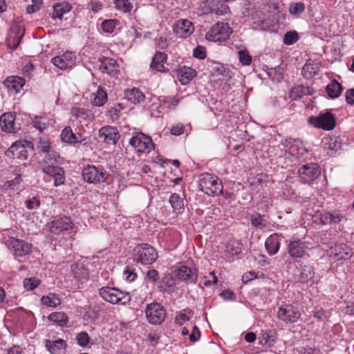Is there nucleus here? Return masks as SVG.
Wrapping results in <instances>:
<instances>
[{
	"label": "nucleus",
	"instance_id": "c85d7f7f",
	"mask_svg": "<svg viewBox=\"0 0 354 354\" xmlns=\"http://www.w3.org/2000/svg\"><path fill=\"white\" fill-rule=\"evenodd\" d=\"M125 96L128 101L136 104L145 101V95L137 88H133L125 91Z\"/></svg>",
	"mask_w": 354,
	"mask_h": 354
},
{
	"label": "nucleus",
	"instance_id": "6e6d98bb",
	"mask_svg": "<svg viewBox=\"0 0 354 354\" xmlns=\"http://www.w3.org/2000/svg\"><path fill=\"white\" fill-rule=\"evenodd\" d=\"M57 174L54 176V185L57 187L62 185L65 182L64 171L62 167L61 169H57Z\"/></svg>",
	"mask_w": 354,
	"mask_h": 354
},
{
	"label": "nucleus",
	"instance_id": "bf43d9fd",
	"mask_svg": "<svg viewBox=\"0 0 354 354\" xmlns=\"http://www.w3.org/2000/svg\"><path fill=\"white\" fill-rule=\"evenodd\" d=\"M57 169H61V167L58 166L51 165L44 166L42 168H41V169L45 174L48 175L53 178H54V176L57 174V172H58V171H57Z\"/></svg>",
	"mask_w": 354,
	"mask_h": 354
},
{
	"label": "nucleus",
	"instance_id": "37998d69",
	"mask_svg": "<svg viewBox=\"0 0 354 354\" xmlns=\"http://www.w3.org/2000/svg\"><path fill=\"white\" fill-rule=\"evenodd\" d=\"M62 140L69 144H75L80 142L70 127H66L62 131Z\"/></svg>",
	"mask_w": 354,
	"mask_h": 354
},
{
	"label": "nucleus",
	"instance_id": "412c9836",
	"mask_svg": "<svg viewBox=\"0 0 354 354\" xmlns=\"http://www.w3.org/2000/svg\"><path fill=\"white\" fill-rule=\"evenodd\" d=\"M73 223L70 217L58 218L50 223V230L53 234H59L63 231L71 230Z\"/></svg>",
	"mask_w": 354,
	"mask_h": 354
},
{
	"label": "nucleus",
	"instance_id": "a878e982",
	"mask_svg": "<svg viewBox=\"0 0 354 354\" xmlns=\"http://www.w3.org/2000/svg\"><path fill=\"white\" fill-rule=\"evenodd\" d=\"M118 64L114 59L104 58L101 62L100 70L104 73L115 76L117 73Z\"/></svg>",
	"mask_w": 354,
	"mask_h": 354
},
{
	"label": "nucleus",
	"instance_id": "c9c22d12",
	"mask_svg": "<svg viewBox=\"0 0 354 354\" xmlns=\"http://www.w3.org/2000/svg\"><path fill=\"white\" fill-rule=\"evenodd\" d=\"M6 84L8 87L12 88L16 92H19L24 86L25 80L19 76H12L6 79Z\"/></svg>",
	"mask_w": 354,
	"mask_h": 354
},
{
	"label": "nucleus",
	"instance_id": "ddd939ff",
	"mask_svg": "<svg viewBox=\"0 0 354 354\" xmlns=\"http://www.w3.org/2000/svg\"><path fill=\"white\" fill-rule=\"evenodd\" d=\"M173 30L176 37L187 38L189 37L194 30L193 23L188 19H179L173 26Z\"/></svg>",
	"mask_w": 354,
	"mask_h": 354
},
{
	"label": "nucleus",
	"instance_id": "6e6552de",
	"mask_svg": "<svg viewBox=\"0 0 354 354\" xmlns=\"http://www.w3.org/2000/svg\"><path fill=\"white\" fill-rule=\"evenodd\" d=\"M129 144L139 156L141 153H149L153 149L151 138L142 133H137L133 136L129 140Z\"/></svg>",
	"mask_w": 354,
	"mask_h": 354
},
{
	"label": "nucleus",
	"instance_id": "393cba45",
	"mask_svg": "<svg viewBox=\"0 0 354 354\" xmlns=\"http://www.w3.org/2000/svg\"><path fill=\"white\" fill-rule=\"evenodd\" d=\"M320 64L313 59H308L302 68V75L306 79H312L319 71Z\"/></svg>",
	"mask_w": 354,
	"mask_h": 354
},
{
	"label": "nucleus",
	"instance_id": "3c124183",
	"mask_svg": "<svg viewBox=\"0 0 354 354\" xmlns=\"http://www.w3.org/2000/svg\"><path fill=\"white\" fill-rule=\"evenodd\" d=\"M299 39V36L295 31H289L286 32L283 37V43L286 45H292L297 42Z\"/></svg>",
	"mask_w": 354,
	"mask_h": 354
},
{
	"label": "nucleus",
	"instance_id": "39448f33",
	"mask_svg": "<svg viewBox=\"0 0 354 354\" xmlns=\"http://www.w3.org/2000/svg\"><path fill=\"white\" fill-rule=\"evenodd\" d=\"M308 122L315 128L325 131H331L336 125L334 115L328 111L320 112L317 116L310 117Z\"/></svg>",
	"mask_w": 354,
	"mask_h": 354
},
{
	"label": "nucleus",
	"instance_id": "58836bf2",
	"mask_svg": "<svg viewBox=\"0 0 354 354\" xmlns=\"http://www.w3.org/2000/svg\"><path fill=\"white\" fill-rule=\"evenodd\" d=\"M71 10V6L67 3H58L54 6L53 18L62 19L63 15Z\"/></svg>",
	"mask_w": 354,
	"mask_h": 354
},
{
	"label": "nucleus",
	"instance_id": "4c0bfd02",
	"mask_svg": "<svg viewBox=\"0 0 354 354\" xmlns=\"http://www.w3.org/2000/svg\"><path fill=\"white\" fill-rule=\"evenodd\" d=\"M169 203L173 208V211L176 213L182 212L184 209L183 200L176 193L170 196Z\"/></svg>",
	"mask_w": 354,
	"mask_h": 354
},
{
	"label": "nucleus",
	"instance_id": "ea45409f",
	"mask_svg": "<svg viewBox=\"0 0 354 354\" xmlns=\"http://www.w3.org/2000/svg\"><path fill=\"white\" fill-rule=\"evenodd\" d=\"M108 97L106 92L101 87H98L94 97L92 100V104L95 106H102L107 102Z\"/></svg>",
	"mask_w": 354,
	"mask_h": 354
},
{
	"label": "nucleus",
	"instance_id": "79ce46f5",
	"mask_svg": "<svg viewBox=\"0 0 354 354\" xmlns=\"http://www.w3.org/2000/svg\"><path fill=\"white\" fill-rule=\"evenodd\" d=\"M250 221L252 225L257 229L262 230L268 225L265 216H262L259 213L252 214Z\"/></svg>",
	"mask_w": 354,
	"mask_h": 354
},
{
	"label": "nucleus",
	"instance_id": "69168bd1",
	"mask_svg": "<svg viewBox=\"0 0 354 354\" xmlns=\"http://www.w3.org/2000/svg\"><path fill=\"white\" fill-rule=\"evenodd\" d=\"M23 35L24 33H22L21 35L15 36L12 39L10 38L8 40V46L11 47V46L12 45V48L16 49L19 45L21 39L23 37Z\"/></svg>",
	"mask_w": 354,
	"mask_h": 354
},
{
	"label": "nucleus",
	"instance_id": "f03ea898",
	"mask_svg": "<svg viewBox=\"0 0 354 354\" xmlns=\"http://www.w3.org/2000/svg\"><path fill=\"white\" fill-rule=\"evenodd\" d=\"M199 187L209 196H217L223 191L222 182L217 176L209 173H204L200 176Z\"/></svg>",
	"mask_w": 354,
	"mask_h": 354
},
{
	"label": "nucleus",
	"instance_id": "c03bdc74",
	"mask_svg": "<svg viewBox=\"0 0 354 354\" xmlns=\"http://www.w3.org/2000/svg\"><path fill=\"white\" fill-rule=\"evenodd\" d=\"M66 344L64 340L59 339L51 342L46 340V346L47 349L53 354H55L58 350H61L66 347Z\"/></svg>",
	"mask_w": 354,
	"mask_h": 354
},
{
	"label": "nucleus",
	"instance_id": "bb28decb",
	"mask_svg": "<svg viewBox=\"0 0 354 354\" xmlns=\"http://www.w3.org/2000/svg\"><path fill=\"white\" fill-rule=\"evenodd\" d=\"M167 56L165 53L157 52L153 57L151 67L159 72H166L168 69L164 66L167 61Z\"/></svg>",
	"mask_w": 354,
	"mask_h": 354
},
{
	"label": "nucleus",
	"instance_id": "1a4fd4ad",
	"mask_svg": "<svg viewBox=\"0 0 354 354\" xmlns=\"http://www.w3.org/2000/svg\"><path fill=\"white\" fill-rule=\"evenodd\" d=\"M7 245L15 257H23L29 254L32 248V244L15 238L9 239Z\"/></svg>",
	"mask_w": 354,
	"mask_h": 354
},
{
	"label": "nucleus",
	"instance_id": "a211bd4d",
	"mask_svg": "<svg viewBox=\"0 0 354 354\" xmlns=\"http://www.w3.org/2000/svg\"><path fill=\"white\" fill-rule=\"evenodd\" d=\"M330 255L337 260L349 259L353 256L352 249L344 243L335 244L330 248Z\"/></svg>",
	"mask_w": 354,
	"mask_h": 354
},
{
	"label": "nucleus",
	"instance_id": "4be33fe9",
	"mask_svg": "<svg viewBox=\"0 0 354 354\" xmlns=\"http://www.w3.org/2000/svg\"><path fill=\"white\" fill-rule=\"evenodd\" d=\"M99 138L107 144L115 145L120 138V133L115 128L106 126L99 130Z\"/></svg>",
	"mask_w": 354,
	"mask_h": 354
},
{
	"label": "nucleus",
	"instance_id": "f3484780",
	"mask_svg": "<svg viewBox=\"0 0 354 354\" xmlns=\"http://www.w3.org/2000/svg\"><path fill=\"white\" fill-rule=\"evenodd\" d=\"M205 7L207 12L214 13L218 16L227 15L230 8L221 0H206Z\"/></svg>",
	"mask_w": 354,
	"mask_h": 354
},
{
	"label": "nucleus",
	"instance_id": "4d7b16f0",
	"mask_svg": "<svg viewBox=\"0 0 354 354\" xmlns=\"http://www.w3.org/2000/svg\"><path fill=\"white\" fill-rule=\"evenodd\" d=\"M115 27V22L114 20H104L102 24V28L104 32L111 33L113 32Z\"/></svg>",
	"mask_w": 354,
	"mask_h": 354
},
{
	"label": "nucleus",
	"instance_id": "0eeeda50",
	"mask_svg": "<svg viewBox=\"0 0 354 354\" xmlns=\"http://www.w3.org/2000/svg\"><path fill=\"white\" fill-rule=\"evenodd\" d=\"M82 177L85 182L90 184H98L106 180L108 174L102 167L87 165L82 169Z\"/></svg>",
	"mask_w": 354,
	"mask_h": 354
},
{
	"label": "nucleus",
	"instance_id": "aec40b11",
	"mask_svg": "<svg viewBox=\"0 0 354 354\" xmlns=\"http://www.w3.org/2000/svg\"><path fill=\"white\" fill-rule=\"evenodd\" d=\"M0 126L3 131L15 133L20 129L15 123V114L5 113L0 117Z\"/></svg>",
	"mask_w": 354,
	"mask_h": 354
},
{
	"label": "nucleus",
	"instance_id": "774afa93",
	"mask_svg": "<svg viewBox=\"0 0 354 354\" xmlns=\"http://www.w3.org/2000/svg\"><path fill=\"white\" fill-rule=\"evenodd\" d=\"M346 101L350 105L354 104V88L351 89H348L346 91Z\"/></svg>",
	"mask_w": 354,
	"mask_h": 354
},
{
	"label": "nucleus",
	"instance_id": "338daca9",
	"mask_svg": "<svg viewBox=\"0 0 354 354\" xmlns=\"http://www.w3.org/2000/svg\"><path fill=\"white\" fill-rule=\"evenodd\" d=\"M200 336L201 332L199 328L197 326H194L192 328V333L189 335V340L192 342H195L200 338Z\"/></svg>",
	"mask_w": 354,
	"mask_h": 354
},
{
	"label": "nucleus",
	"instance_id": "e433bc0d",
	"mask_svg": "<svg viewBox=\"0 0 354 354\" xmlns=\"http://www.w3.org/2000/svg\"><path fill=\"white\" fill-rule=\"evenodd\" d=\"M243 244L238 240H230L226 244V252L232 256H236L241 252Z\"/></svg>",
	"mask_w": 354,
	"mask_h": 354
},
{
	"label": "nucleus",
	"instance_id": "a18cd8bd",
	"mask_svg": "<svg viewBox=\"0 0 354 354\" xmlns=\"http://www.w3.org/2000/svg\"><path fill=\"white\" fill-rule=\"evenodd\" d=\"M308 91V88L299 85L293 87L289 93L290 98L292 100H297L301 98L303 95H306Z\"/></svg>",
	"mask_w": 354,
	"mask_h": 354
},
{
	"label": "nucleus",
	"instance_id": "13d9d810",
	"mask_svg": "<svg viewBox=\"0 0 354 354\" xmlns=\"http://www.w3.org/2000/svg\"><path fill=\"white\" fill-rule=\"evenodd\" d=\"M122 109L120 104H117V107H111L107 111V115H109L113 120H118L120 117L119 112Z\"/></svg>",
	"mask_w": 354,
	"mask_h": 354
},
{
	"label": "nucleus",
	"instance_id": "473e14b6",
	"mask_svg": "<svg viewBox=\"0 0 354 354\" xmlns=\"http://www.w3.org/2000/svg\"><path fill=\"white\" fill-rule=\"evenodd\" d=\"M41 304L50 308H55L61 304V299L54 292H50L47 295H44L41 298Z\"/></svg>",
	"mask_w": 354,
	"mask_h": 354
},
{
	"label": "nucleus",
	"instance_id": "09e8293b",
	"mask_svg": "<svg viewBox=\"0 0 354 354\" xmlns=\"http://www.w3.org/2000/svg\"><path fill=\"white\" fill-rule=\"evenodd\" d=\"M305 10V4L303 2L292 3L289 7V12L292 15L298 17Z\"/></svg>",
	"mask_w": 354,
	"mask_h": 354
},
{
	"label": "nucleus",
	"instance_id": "5701e85b",
	"mask_svg": "<svg viewBox=\"0 0 354 354\" xmlns=\"http://www.w3.org/2000/svg\"><path fill=\"white\" fill-rule=\"evenodd\" d=\"M283 238L281 234L277 233L270 235L265 241V248L270 256L276 254L281 246V241Z\"/></svg>",
	"mask_w": 354,
	"mask_h": 354
},
{
	"label": "nucleus",
	"instance_id": "603ef678",
	"mask_svg": "<svg viewBox=\"0 0 354 354\" xmlns=\"http://www.w3.org/2000/svg\"><path fill=\"white\" fill-rule=\"evenodd\" d=\"M238 54L239 61L243 65L249 66L251 64L252 57L247 50H239Z\"/></svg>",
	"mask_w": 354,
	"mask_h": 354
},
{
	"label": "nucleus",
	"instance_id": "dca6fc26",
	"mask_svg": "<svg viewBox=\"0 0 354 354\" xmlns=\"http://www.w3.org/2000/svg\"><path fill=\"white\" fill-rule=\"evenodd\" d=\"M307 249L306 243L301 240L292 241L287 247L288 253L292 259L303 258L306 254Z\"/></svg>",
	"mask_w": 354,
	"mask_h": 354
},
{
	"label": "nucleus",
	"instance_id": "8fccbe9b",
	"mask_svg": "<svg viewBox=\"0 0 354 354\" xmlns=\"http://www.w3.org/2000/svg\"><path fill=\"white\" fill-rule=\"evenodd\" d=\"M115 8L124 12H130L133 8L132 3L129 0H116Z\"/></svg>",
	"mask_w": 354,
	"mask_h": 354
},
{
	"label": "nucleus",
	"instance_id": "4468645a",
	"mask_svg": "<svg viewBox=\"0 0 354 354\" xmlns=\"http://www.w3.org/2000/svg\"><path fill=\"white\" fill-rule=\"evenodd\" d=\"M299 177L305 183H310L317 178L321 172L317 164L310 163L304 165L299 171Z\"/></svg>",
	"mask_w": 354,
	"mask_h": 354
},
{
	"label": "nucleus",
	"instance_id": "de8ad7c7",
	"mask_svg": "<svg viewBox=\"0 0 354 354\" xmlns=\"http://www.w3.org/2000/svg\"><path fill=\"white\" fill-rule=\"evenodd\" d=\"M23 283L24 287L26 290H33L40 285L41 280L33 277L24 279Z\"/></svg>",
	"mask_w": 354,
	"mask_h": 354
},
{
	"label": "nucleus",
	"instance_id": "2f4dec72",
	"mask_svg": "<svg viewBox=\"0 0 354 354\" xmlns=\"http://www.w3.org/2000/svg\"><path fill=\"white\" fill-rule=\"evenodd\" d=\"M48 319L60 327H64L68 322V316L63 312H55L48 316Z\"/></svg>",
	"mask_w": 354,
	"mask_h": 354
},
{
	"label": "nucleus",
	"instance_id": "b1692460",
	"mask_svg": "<svg viewBox=\"0 0 354 354\" xmlns=\"http://www.w3.org/2000/svg\"><path fill=\"white\" fill-rule=\"evenodd\" d=\"M344 219H346L345 216L338 210L324 212L320 216V223L322 225L338 224Z\"/></svg>",
	"mask_w": 354,
	"mask_h": 354
},
{
	"label": "nucleus",
	"instance_id": "f704fd0d",
	"mask_svg": "<svg viewBox=\"0 0 354 354\" xmlns=\"http://www.w3.org/2000/svg\"><path fill=\"white\" fill-rule=\"evenodd\" d=\"M176 286V281L171 274H165L160 281L159 288L165 292H171Z\"/></svg>",
	"mask_w": 354,
	"mask_h": 354
},
{
	"label": "nucleus",
	"instance_id": "cd10ccee",
	"mask_svg": "<svg viewBox=\"0 0 354 354\" xmlns=\"http://www.w3.org/2000/svg\"><path fill=\"white\" fill-rule=\"evenodd\" d=\"M195 75V70L189 67H183L177 71V78L183 85L188 84Z\"/></svg>",
	"mask_w": 354,
	"mask_h": 354
},
{
	"label": "nucleus",
	"instance_id": "864d4df0",
	"mask_svg": "<svg viewBox=\"0 0 354 354\" xmlns=\"http://www.w3.org/2000/svg\"><path fill=\"white\" fill-rule=\"evenodd\" d=\"M77 344L82 347H86L89 342L90 337L86 332L82 331L77 335L76 337Z\"/></svg>",
	"mask_w": 354,
	"mask_h": 354
},
{
	"label": "nucleus",
	"instance_id": "72a5a7b5",
	"mask_svg": "<svg viewBox=\"0 0 354 354\" xmlns=\"http://www.w3.org/2000/svg\"><path fill=\"white\" fill-rule=\"evenodd\" d=\"M46 153V156L39 162L40 168L44 166L55 165V164L58 162V159L60 158L59 153L54 150H50Z\"/></svg>",
	"mask_w": 354,
	"mask_h": 354
},
{
	"label": "nucleus",
	"instance_id": "9b49d317",
	"mask_svg": "<svg viewBox=\"0 0 354 354\" xmlns=\"http://www.w3.org/2000/svg\"><path fill=\"white\" fill-rule=\"evenodd\" d=\"M32 150L31 142L26 140L17 141L9 148V151L20 160H27Z\"/></svg>",
	"mask_w": 354,
	"mask_h": 354
},
{
	"label": "nucleus",
	"instance_id": "2eb2a0df",
	"mask_svg": "<svg viewBox=\"0 0 354 354\" xmlns=\"http://www.w3.org/2000/svg\"><path fill=\"white\" fill-rule=\"evenodd\" d=\"M76 57L72 52H66L64 54L53 57L51 63L61 70L71 68L75 64Z\"/></svg>",
	"mask_w": 354,
	"mask_h": 354
},
{
	"label": "nucleus",
	"instance_id": "423d86ee",
	"mask_svg": "<svg viewBox=\"0 0 354 354\" xmlns=\"http://www.w3.org/2000/svg\"><path fill=\"white\" fill-rule=\"evenodd\" d=\"M147 321L153 325L161 324L166 318V310L159 303L153 302L148 304L145 309Z\"/></svg>",
	"mask_w": 354,
	"mask_h": 354
},
{
	"label": "nucleus",
	"instance_id": "49530a36",
	"mask_svg": "<svg viewBox=\"0 0 354 354\" xmlns=\"http://www.w3.org/2000/svg\"><path fill=\"white\" fill-rule=\"evenodd\" d=\"M37 149L43 153H47L51 150L52 144L48 138L41 137L37 142Z\"/></svg>",
	"mask_w": 354,
	"mask_h": 354
},
{
	"label": "nucleus",
	"instance_id": "a19ab883",
	"mask_svg": "<svg viewBox=\"0 0 354 354\" xmlns=\"http://www.w3.org/2000/svg\"><path fill=\"white\" fill-rule=\"evenodd\" d=\"M71 271L74 277L79 279H86L88 277V271L82 264L75 263L71 266Z\"/></svg>",
	"mask_w": 354,
	"mask_h": 354
},
{
	"label": "nucleus",
	"instance_id": "6ab92c4d",
	"mask_svg": "<svg viewBox=\"0 0 354 354\" xmlns=\"http://www.w3.org/2000/svg\"><path fill=\"white\" fill-rule=\"evenodd\" d=\"M296 280L299 283H308L313 281L315 277L314 268L309 263H301L298 268Z\"/></svg>",
	"mask_w": 354,
	"mask_h": 354
},
{
	"label": "nucleus",
	"instance_id": "20e7f679",
	"mask_svg": "<svg viewBox=\"0 0 354 354\" xmlns=\"http://www.w3.org/2000/svg\"><path fill=\"white\" fill-rule=\"evenodd\" d=\"M232 29L227 24L217 22L205 35V39L209 41H225L232 33Z\"/></svg>",
	"mask_w": 354,
	"mask_h": 354
},
{
	"label": "nucleus",
	"instance_id": "7ed1b4c3",
	"mask_svg": "<svg viewBox=\"0 0 354 354\" xmlns=\"http://www.w3.org/2000/svg\"><path fill=\"white\" fill-rule=\"evenodd\" d=\"M99 295L104 301L113 304L125 305L131 301V297L128 292L109 286L100 288Z\"/></svg>",
	"mask_w": 354,
	"mask_h": 354
},
{
	"label": "nucleus",
	"instance_id": "c756f323",
	"mask_svg": "<svg viewBox=\"0 0 354 354\" xmlns=\"http://www.w3.org/2000/svg\"><path fill=\"white\" fill-rule=\"evenodd\" d=\"M276 336L274 331L270 330H262L259 337V344L263 346L270 347L273 345Z\"/></svg>",
	"mask_w": 354,
	"mask_h": 354
},
{
	"label": "nucleus",
	"instance_id": "f257e3e1",
	"mask_svg": "<svg viewBox=\"0 0 354 354\" xmlns=\"http://www.w3.org/2000/svg\"><path fill=\"white\" fill-rule=\"evenodd\" d=\"M158 257L156 248L148 243L139 244L133 250V259L137 263L149 266L156 262Z\"/></svg>",
	"mask_w": 354,
	"mask_h": 354
},
{
	"label": "nucleus",
	"instance_id": "0e129e2a",
	"mask_svg": "<svg viewBox=\"0 0 354 354\" xmlns=\"http://www.w3.org/2000/svg\"><path fill=\"white\" fill-rule=\"evenodd\" d=\"M21 180V179L20 175H18L13 180L6 181L4 184V187L6 188H10L12 189H14L16 186L20 184Z\"/></svg>",
	"mask_w": 354,
	"mask_h": 354
},
{
	"label": "nucleus",
	"instance_id": "052dcab7",
	"mask_svg": "<svg viewBox=\"0 0 354 354\" xmlns=\"http://www.w3.org/2000/svg\"><path fill=\"white\" fill-rule=\"evenodd\" d=\"M193 55L196 58L203 59L206 57V50L205 48L201 46H198L196 48L194 49Z\"/></svg>",
	"mask_w": 354,
	"mask_h": 354
},
{
	"label": "nucleus",
	"instance_id": "5fc2aeb1",
	"mask_svg": "<svg viewBox=\"0 0 354 354\" xmlns=\"http://www.w3.org/2000/svg\"><path fill=\"white\" fill-rule=\"evenodd\" d=\"M160 279L158 272L155 269H149L145 274V279L150 283H156Z\"/></svg>",
	"mask_w": 354,
	"mask_h": 354
},
{
	"label": "nucleus",
	"instance_id": "680f3d73",
	"mask_svg": "<svg viewBox=\"0 0 354 354\" xmlns=\"http://www.w3.org/2000/svg\"><path fill=\"white\" fill-rule=\"evenodd\" d=\"M43 120L42 118L36 117L33 121V126L40 132H42L46 128V124Z\"/></svg>",
	"mask_w": 354,
	"mask_h": 354
},
{
	"label": "nucleus",
	"instance_id": "e2e57ef3",
	"mask_svg": "<svg viewBox=\"0 0 354 354\" xmlns=\"http://www.w3.org/2000/svg\"><path fill=\"white\" fill-rule=\"evenodd\" d=\"M25 204L28 209H33L39 207L40 201L37 197H33L31 199L26 201Z\"/></svg>",
	"mask_w": 354,
	"mask_h": 354
},
{
	"label": "nucleus",
	"instance_id": "7c9ffc66",
	"mask_svg": "<svg viewBox=\"0 0 354 354\" xmlns=\"http://www.w3.org/2000/svg\"><path fill=\"white\" fill-rule=\"evenodd\" d=\"M342 91V86L336 80H333L326 88V91L328 97L333 99L338 97L341 95Z\"/></svg>",
	"mask_w": 354,
	"mask_h": 354
},
{
	"label": "nucleus",
	"instance_id": "9d476101",
	"mask_svg": "<svg viewBox=\"0 0 354 354\" xmlns=\"http://www.w3.org/2000/svg\"><path fill=\"white\" fill-rule=\"evenodd\" d=\"M301 313L292 305L280 306L277 311V317L285 324H293L300 318Z\"/></svg>",
	"mask_w": 354,
	"mask_h": 354
},
{
	"label": "nucleus",
	"instance_id": "f8f14e48",
	"mask_svg": "<svg viewBox=\"0 0 354 354\" xmlns=\"http://www.w3.org/2000/svg\"><path fill=\"white\" fill-rule=\"evenodd\" d=\"M175 276L180 281L195 283L198 279V270L194 267L179 264L175 270Z\"/></svg>",
	"mask_w": 354,
	"mask_h": 354
}]
</instances>
